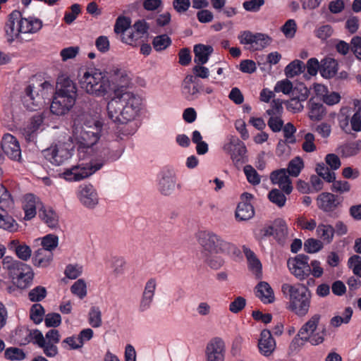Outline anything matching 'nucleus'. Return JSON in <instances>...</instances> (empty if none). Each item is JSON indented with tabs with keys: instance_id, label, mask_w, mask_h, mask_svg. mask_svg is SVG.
<instances>
[{
	"instance_id": "f257e3e1",
	"label": "nucleus",
	"mask_w": 361,
	"mask_h": 361,
	"mask_svg": "<svg viewBox=\"0 0 361 361\" xmlns=\"http://www.w3.org/2000/svg\"><path fill=\"white\" fill-rule=\"evenodd\" d=\"M141 104L142 99L137 94L117 89L107 103V116L114 123H127L138 116Z\"/></svg>"
},
{
	"instance_id": "f03ea898",
	"label": "nucleus",
	"mask_w": 361,
	"mask_h": 361,
	"mask_svg": "<svg viewBox=\"0 0 361 361\" xmlns=\"http://www.w3.org/2000/svg\"><path fill=\"white\" fill-rule=\"evenodd\" d=\"M77 98L75 84L68 78H58L56 92L50 106L51 111L56 115L67 114L74 106Z\"/></svg>"
},
{
	"instance_id": "7ed1b4c3",
	"label": "nucleus",
	"mask_w": 361,
	"mask_h": 361,
	"mask_svg": "<svg viewBox=\"0 0 361 361\" xmlns=\"http://www.w3.org/2000/svg\"><path fill=\"white\" fill-rule=\"evenodd\" d=\"M281 292L288 300L287 309L298 317H305L309 312L311 302V293L304 285H292L285 283L281 286Z\"/></svg>"
},
{
	"instance_id": "20e7f679",
	"label": "nucleus",
	"mask_w": 361,
	"mask_h": 361,
	"mask_svg": "<svg viewBox=\"0 0 361 361\" xmlns=\"http://www.w3.org/2000/svg\"><path fill=\"white\" fill-rule=\"evenodd\" d=\"M320 315L314 314L300 329L297 336L293 339L290 343V348L293 350L300 349L305 342L310 343L312 345H318L324 341L326 329L315 332L317 329Z\"/></svg>"
},
{
	"instance_id": "39448f33",
	"label": "nucleus",
	"mask_w": 361,
	"mask_h": 361,
	"mask_svg": "<svg viewBox=\"0 0 361 361\" xmlns=\"http://www.w3.org/2000/svg\"><path fill=\"white\" fill-rule=\"evenodd\" d=\"M197 240L202 248V253L236 255L239 252L237 247L223 239L220 235L209 231H201L197 234Z\"/></svg>"
},
{
	"instance_id": "423d86ee",
	"label": "nucleus",
	"mask_w": 361,
	"mask_h": 361,
	"mask_svg": "<svg viewBox=\"0 0 361 361\" xmlns=\"http://www.w3.org/2000/svg\"><path fill=\"white\" fill-rule=\"evenodd\" d=\"M79 82L81 88L87 93L96 97H104L111 89L108 77L96 69H91L84 73Z\"/></svg>"
},
{
	"instance_id": "0eeeda50",
	"label": "nucleus",
	"mask_w": 361,
	"mask_h": 361,
	"mask_svg": "<svg viewBox=\"0 0 361 361\" xmlns=\"http://www.w3.org/2000/svg\"><path fill=\"white\" fill-rule=\"evenodd\" d=\"M102 125L98 121H90L82 126L79 135L77 136L78 151L80 158L84 159L86 154L92 152V147L100 137Z\"/></svg>"
},
{
	"instance_id": "6e6552de",
	"label": "nucleus",
	"mask_w": 361,
	"mask_h": 361,
	"mask_svg": "<svg viewBox=\"0 0 361 361\" xmlns=\"http://www.w3.org/2000/svg\"><path fill=\"white\" fill-rule=\"evenodd\" d=\"M2 263L4 269L8 271L19 288H26L32 282L34 273L30 265L14 259L11 256L4 257Z\"/></svg>"
},
{
	"instance_id": "1a4fd4ad",
	"label": "nucleus",
	"mask_w": 361,
	"mask_h": 361,
	"mask_svg": "<svg viewBox=\"0 0 361 361\" xmlns=\"http://www.w3.org/2000/svg\"><path fill=\"white\" fill-rule=\"evenodd\" d=\"M50 84L44 82L38 87L33 85H27L23 92L22 101L24 106L30 111L37 110L44 103V90Z\"/></svg>"
},
{
	"instance_id": "9d476101",
	"label": "nucleus",
	"mask_w": 361,
	"mask_h": 361,
	"mask_svg": "<svg viewBox=\"0 0 361 361\" xmlns=\"http://www.w3.org/2000/svg\"><path fill=\"white\" fill-rule=\"evenodd\" d=\"M102 166L103 163L80 164L65 169L61 175L68 181H80L92 175Z\"/></svg>"
},
{
	"instance_id": "9b49d317",
	"label": "nucleus",
	"mask_w": 361,
	"mask_h": 361,
	"mask_svg": "<svg viewBox=\"0 0 361 361\" xmlns=\"http://www.w3.org/2000/svg\"><path fill=\"white\" fill-rule=\"evenodd\" d=\"M224 150L231 155L233 163L241 164L247 161V148L243 142L236 136L230 135L228 142L223 147Z\"/></svg>"
},
{
	"instance_id": "f8f14e48",
	"label": "nucleus",
	"mask_w": 361,
	"mask_h": 361,
	"mask_svg": "<svg viewBox=\"0 0 361 361\" xmlns=\"http://www.w3.org/2000/svg\"><path fill=\"white\" fill-rule=\"evenodd\" d=\"M25 333L26 337L21 344L25 345L30 343L32 340H34V343L42 349L43 353L47 357H54L59 354V349L56 346V343L45 342L44 336L39 330L35 329L30 331L27 329Z\"/></svg>"
},
{
	"instance_id": "ddd939ff",
	"label": "nucleus",
	"mask_w": 361,
	"mask_h": 361,
	"mask_svg": "<svg viewBox=\"0 0 361 361\" xmlns=\"http://www.w3.org/2000/svg\"><path fill=\"white\" fill-rule=\"evenodd\" d=\"M308 261V256L300 254L295 257L289 258L287 262V266L290 273L295 278L302 281L307 278L311 273Z\"/></svg>"
},
{
	"instance_id": "4468645a",
	"label": "nucleus",
	"mask_w": 361,
	"mask_h": 361,
	"mask_svg": "<svg viewBox=\"0 0 361 361\" xmlns=\"http://www.w3.org/2000/svg\"><path fill=\"white\" fill-rule=\"evenodd\" d=\"M69 147V144L59 142L47 149L44 151V156L52 164L60 166L72 156Z\"/></svg>"
},
{
	"instance_id": "2eb2a0df",
	"label": "nucleus",
	"mask_w": 361,
	"mask_h": 361,
	"mask_svg": "<svg viewBox=\"0 0 361 361\" xmlns=\"http://www.w3.org/2000/svg\"><path fill=\"white\" fill-rule=\"evenodd\" d=\"M238 39L242 44L250 45L255 50H261L268 46L271 42L269 36L262 33L253 34L250 31H244Z\"/></svg>"
},
{
	"instance_id": "dca6fc26",
	"label": "nucleus",
	"mask_w": 361,
	"mask_h": 361,
	"mask_svg": "<svg viewBox=\"0 0 361 361\" xmlns=\"http://www.w3.org/2000/svg\"><path fill=\"white\" fill-rule=\"evenodd\" d=\"M2 151L12 160L20 161L21 150L17 139L11 134H5L0 145V160L2 158Z\"/></svg>"
},
{
	"instance_id": "f3484780",
	"label": "nucleus",
	"mask_w": 361,
	"mask_h": 361,
	"mask_svg": "<svg viewBox=\"0 0 361 361\" xmlns=\"http://www.w3.org/2000/svg\"><path fill=\"white\" fill-rule=\"evenodd\" d=\"M316 201L319 209L329 213L334 212L341 205L343 198L331 192H323L317 196Z\"/></svg>"
},
{
	"instance_id": "a211bd4d",
	"label": "nucleus",
	"mask_w": 361,
	"mask_h": 361,
	"mask_svg": "<svg viewBox=\"0 0 361 361\" xmlns=\"http://www.w3.org/2000/svg\"><path fill=\"white\" fill-rule=\"evenodd\" d=\"M176 187L181 188L180 184L177 183L176 173L169 169L163 171L158 183L159 192L163 195L169 196L174 192Z\"/></svg>"
},
{
	"instance_id": "6ab92c4d",
	"label": "nucleus",
	"mask_w": 361,
	"mask_h": 361,
	"mask_svg": "<svg viewBox=\"0 0 361 361\" xmlns=\"http://www.w3.org/2000/svg\"><path fill=\"white\" fill-rule=\"evenodd\" d=\"M225 344L220 338H212L205 349L206 361H224Z\"/></svg>"
},
{
	"instance_id": "aec40b11",
	"label": "nucleus",
	"mask_w": 361,
	"mask_h": 361,
	"mask_svg": "<svg viewBox=\"0 0 361 361\" xmlns=\"http://www.w3.org/2000/svg\"><path fill=\"white\" fill-rule=\"evenodd\" d=\"M78 197L80 202L89 209L94 208L99 203L97 190L91 184L80 185Z\"/></svg>"
},
{
	"instance_id": "412c9836",
	"label": "nucleus",
	"mask_w": 361,
	"mask_h": 361,
	"mask_svg": "<svg viewBox=\"0 0 361 361\" xmlns=\"http://www.w3.org/2000/svg\"><path fill=\"white\" fill-rule=\"evenodd\" d=\"M20 18L21 13L17 10L13 11L8 15V20L4 27L8 42H13L19 36V34L21 33V30H20Z\"/></svg>"
},
{
	"instance_id": "4be33fe9",
	"label": "nucleus",
	"mask_w": 361,
	"mask_h": 361,
	"mask_svg": "<svg viewBox=\"0 0 361 361\" xmlns=\"http://www.w3.org/2000/svg\"><path fill=\"white\" fill-rule=\"evenodd\" d=\"M265 235H273L279 244L283 245L288 235V229L286 221L282 219L274 220L273 224L266 230Z\"/></svg>"
},
{
	"instance_id": "5701e85b",
	"label": "nucleus",
	"mask_w": 361,
	"mask_h": 361,
	"mask_svg": "<svg viewBox=\"0 0 361 361\" xmlns=\"http://www.w3.org/2000/svg\"><path fill=\"white\" fill-rule=\"evenodd\" d=\"M44 117L41 114L32 116L29 123L23 129V135L28 142H35L37 133L43 123Z\"/></svg>"
},
{
	"instance_id": "b1692460",
	"label": "nucleus",
	"mask_w": 361,
	"mask_h": 361,
	"mask_svg": "<svg viewBox=\"0 0 361 361\" xmlns=\"http://www.w3.org/2000/svg\"><path fill=\"white\" fill-rule=\"evenodd\" d=\"M200 87L195 82V76L188 75L183 81L181 92L183 97L188 101H192L197 97Z\"/></svg>"
},
{
	"instance_id": "393cba45",
	"label": "nucleus",
	"mask_w": 361,
	"mask_h": 361,
	"mask_svg": "<svg viewBox=\"0 0 361 361\" xmlns=\"http://www.w3.org/2000/svg\"><path fill=\"white\" fill-rule=\"evenodd\" d=\"M258 347L259 352L264 356H269L274 352L276 348V342L269 330L264 329L262 331Z\"/></svg>"
},
{
	"instance_id": "a878e982",
	"label": "nucleus",
	"mask_w": 361,
	"mask_h": 361,
	"mask_svg": "<svg viewBox=\"0 0 361 361\" xmlns=\"http://www.w3.org/2000/svg\"><path fill=\"white\" fill-rule=\"evenodd\" d=\"M41 205L42 202L39 201V199L37 197L33 194H27L24 197L23 206V210L25 212L24 219L30 220L34 218L37 214V209H41Z\"/></svg>"
},
{
	"instance_id": "bb28decb",
	"label": "nucleus",
	"mask_w": 361,
	"mask_h": 361,
	"mask_svg": "<svg viewBox=\"0 0 361 361\" xmlns=\"http://www.w3.org/2000/svg\"><path fill=\"white\" fill-rule=\"evenodd\" d=\"M8 248L23 262H27L32 255L30 247L25 243H20L17 239L11 240L8 244Z\"/></svg>"
},
{
	"instance_id": "cd10ccee",
	"label": "nucleus",
	"mask_w": 361,
	"mask_h": 361,
	"mask_svg": "<svg viewBox=\"0 0 361 361\" xmlns=\"http://www.w3.org/2000/svg\"><path fill=\"white\" fill-rule=\"evenodd\" d=\"M255 295L264 304L272 303L275 300L273 289L265 281H261L257 284Z\"/></svg>"
},
{
	"instance_id": "c85d7f7f",
	"label": "nucleus",
	"mask_w": 361,
	"mask_h": 361,
	"mask_svg": "<svg viewBox=\"0 0 361 361\" xmlns=\"http://www.w3.org/2000/svg\"><path fill=\"white\" fill-rule=\"evenodd\" d=\"M52 260L53 252L42 248H39L35 251L32 259L34 266L42 268L49 267Z\"/></svg>"
},
{
	"instance_id": "c756f323",
	"label": "nucleus",
	"mask_w": 361,
	"mask_h": 361,
	"mask_svg": "<svg viewBox=\"0 0 361 361\" xmlns=\"http://www.w3.org/2000/svg\"><path fill=\"white\" fill-rule=\"evenodd\" d=\"M243 251L248 262L249 269L255 274L257 278L261 277L262 264L257 257L255 252L246 246L243 247Z\"/></svg>"
},
{
	"instance_id": "7c9ffc66",
	"label": "nucleus",
	"mask_w": 361,
	"mask_h": 361,
	"mask_svg": "<svg viewBox=\"0 0 361 361\" xmlns=\"http://www.w3.org/2000/svg\"><path fill=\"white\" fill-rule=\"evenodd\" d=\"M338 71L337 61L331 57H326L322 60L320 73L325 78H331L334 77Z\"/></svg>"
},
{
	"instance_id": "2f4dec72",
	"label": "nucleus",
	"mask_w": 361,
	"mask_h": 361,
	"mask_svg": "<svg viewBox=\"0 0 361 361\" xmlns=\"http://www.w3.org/2000/svg\"><path fill=\"white\" fill-rule=\"evenodd\" d=\"M42 27V22L35 18H22L20 21V30L21 33H36Z\"/></svg>"
},
{
	"instance_id": "473e14b6",
	"label": "nucleus",
	"mask_w": 361,
	"mask_h": 361,
	"mask_svg": "<svg viewBox=\"0 0 361 361\" xmlns=\"http://www.w3.org/2000/svg\"><path fill=\"white\" fill-rule=\"evenodd\" d=\"M212 51L213 48L212 46L201 44L195 45L194 47L195 63L200 65L206 63Z\"/></svg>"
},
{
	"instance_id": "72a5a7b5",
	"label": "nucleus",
	"mask_w": 361,
	"mask_h": 361,
	"mask_svg": "<svg viewBox=\"0 0 361 361\" xmlns=\"http://www.w3.org/2000/svg\"><path fill=\"white\" fill-rule=\"evenodd\" d=\"M255 215L253 206L248 202H240L235 211V218L238 221H247Z\"/></svg>"
},
{
	"instance_id": "f704fd0d",
	"label": "nucleus",
	"mask_w": 361,
	"mask_h": 361,
	"mask_svg": "<svg viewBox=\"0 0 361 361\" xmlns=\"http://www.w3.org/2000/svg\"><path fill=\"white\" fill-rule=\"evenodd\" d=\"M309 117L312 121H320L326 115L325 106L321 103L315 102L313 99L309 101Z\"/></svg>"
},
{
	"instance_id": "c9c22d12",
	"label": "nucleus",
	"mask_w": 361,
	"mask_h": 361,
	"mask_svg": "<svg viewBox=\"0 0 361 361\" xmlns=\"http://www.w3.org/2000/svg\"><path fill=\"white\" fill-rule=\"evenodd\" d=\"M352 109L349 106H343L338 114V121L341 128L347 133H350V122Z\"/></svg>"
},
{
	"instance_id": "e433bc0d",
	"label": "nucleus",
	"mask_w": 361,
	"mask_h": 361,
	"mask_svg": "<svg viewBox=\"0 0 361 361\" xmlns=\"http://www.w3.org/2000/svg\"><path fill=\"white\" fill-rule=\"evenodd\" d=\"M39 216L50 228H56L59 224V216L51 209H39Z\"/></svg>"
},
{
	"instance_id": "4c0bfd02",
	"label": "nucleus",
	"mask_w": 361,
	"mask_h": 361,
	"mask_svg": "<svg viewBox=\"0 0 361 361\" xmlns=\"http://www.w3.org/2000/svg\"><path fill=\"white\" fill-rule=\"evenodd\" d=\"M334 233V228L329 224H320L316 229L317 237L326 243H330L333 240Z\"/></svg>"
},
{
	"instance_id": "58836bf2",
	"label": "nucleus",
	"mask_w": 361,
	"mask_h": 361,
	"mask_svg": "<svg viewBox=\"0 0 361 361\" xmlns=\"http://www.w3.org/2000/svg\"><path fill=\"white\" fill-rule=\"evenodd\" d=\"M123 148L120 147L115 149L114 147H105L101 152L100 157L102 159L101 163L104 164L106 161L117 160L123 154Z\"/></svg>"
},
{
	"instance_id": "ea45409f",
	"label": "nucleus",
	"mask_w": 361,
	"mask_h": 361,
	"mask_svg": "<svg viewBox=\"0 0 361 361\" xmlns=\"http://www.w3.org/2000/svg\"><path fill=\"white\" fill-rule=\"evenodd\" d=\"M305 69V66L304 63L300 60L295 59L285 68V74L287 78H293L304 72Z\"/></svg>"
},
{
	"instance_id": "a19ab883",
	"label": "nucleus",
	"mask_w": 361,
	"mask_h": 361,
	"mask_svg": "<svg viewBox=\"0 0 361 361\" xmlns=\"http://www.w3.org/2000/svg\"><path fill=\"white\" fill-rule=\"evenodd\" d=\"M204 262L211 269L217 270L224 264V259L216 253L203 254Z\"/></svg>"
},
{
	"instance_id": "79ce46f5",
	"label": "nucleus",
	"mask_w": 361,
	"mask_h": 361,
	"mask_svg": "<svg viewBox=\"0 0 361 361\" xmlns=\"http://www.w3.org/2000/svg\"><path fill=\"white\" fill-rule=\"evenodd\" d=\"M37 240H41L42 249H45L51 252L59 244V238L54 234H47L42 238H38Z\"/></svg>"
},
{
	"instance_id": "37998d69",
	"label": "nucleus",
	"mask_w": 361,
	"mask_h": 361,
	"mask_svg": "<svg viewBox=\"0 0 361 361\" xmlns=\"http://www.w3.org/2000/svg\"><path fill=\"white\" fill-rule=\"evenodd\" d=\"M130 19L125 16H119L114 25V32L120 34L121 37L123 36L126 32L130 28Z\"/></svg>"
},
{
	"instance_id": "c03bdc74",
	"label": "nucleus",
	"mask_w": 361,
	"mask_h": 361,
	"mask_svg": "<svg viewBox=\"0 0 361 361\" xmlns=\"http://www.w3.org/2000/svg\"><path fill=\"white\" fill-rule=\"evenodd\" d=\"M303 167V160L300 157H296L288 163L286 171L290 176L297 177L299 176Z\"/></svg>"
},
{
	"instance_id": "a18cd8bd",
	"label": "nucleus",
	"mask_w": 361,
	"mask_h": 361,
	"mask_svg": "<svg viewBox=\"0 0 361 361\" xmlns=\"http://www.w3.org/2000/svg\"><path fill=\"white\" fill-rule=\"evenodd\" d=\"M88 322L93 328H99L102 326V312L98 307L93 306L88 314Z\"/></svg>"
},
{
	"instance_id": "49530a36",
	"label": "nucleus",
	"mask_w": 361,
	"mask_h": 361,
	"mask_svg": "<svg viewBox=\"0 0 361 361\" xmlns=\"http://www.w3.org/2000/svg\"><path fill=\"white\" fill-rule=\"evenodd\" d=\"M316 171L318 176L328 183H331L336 179V174L334 171L330 170L324 163L317 165Z\"/></svg>"
},
{
	"instance_id": "de8ad7c7",
	"label": "nucleus",
	"mask_w": 361,
	"mask_h": 361,
	"mask_svg": "<svg viewBox=\"0 0 361 361\" xmlns=\"http://www.w3.org/2000/svg\"><path fill=\"white\" fill-rule=\"evenodd\" d=\"M171 44V39L167 35H160L156 36L153 41L152 44L154 49L157 51H161L166 49Z\"/></svg>"
},
{
	"instance_id": "09e8293b",
	"label": "nucleus",
	"mask_w": 361,
	"mask_h": 361,
	"mask_svg": "<svg viewBox=\"0 0 361 361\" xmlns=\"http://www.w3.org/2000/svg\"><path fill=\"white\" fill-rule=\"evenodd\" d=\"M353 315L351 307H346L343 313V316H335L331 319V324L333 326L338 327L342 324H348Z\"/></svg>"
},
{
	"instance_id": "8fccbe9b",
	"label": "nucleus",
	"mask_w": 361,
	"mask_h": 361,
	"mask_svg": "<svg viewBox=\"0 0 361 361\" xmlns=\"http://www.w3.org/2000/svg\"><path fill=\"white\" fill-rule=\"evenodd\" d=\"M142 38L136 31L130 28L128 32L121 36V41L127 44L135 47L140 43V40Z\"/></svg>"
},
{
	"instance_id": "3c124183",
	"label": "nucleus",
	"mask_w": 361,
	"mask_h": 361,
	"mask_svg": "<svg viewBox=\"0 0 361 361\" xmlns=\"http://www.w3.org/2000/svg\"><path fill=\"white\" fill-rule=\"evenodd\" d=\"M292 97L298 98L305 102L309 97L310 90L305 85L304 83L300 82L293 87Z\"/></svg>"
},
{
	"instance_id": "603ef678",
	"label": "nucleus",
	"mask_w": 361,
	"mask_h": 361,
	"mask_svg": "<svg viewBox=\"0 0 361 361\" xmlns=\"http://www.w3.org/2000/svg\"><path fill=\"white\" fill-rule=\"evenodd\" d=\"M44 312V309L41 304H34L30 311V319L35 324H38L43 320Z\"/></svg>"
},
{
	"instance_id": "864d4df0",
	"label": "nucleus",
	"mask_w": 361,
	"mask_h": 361,
	"mask_svg": "<svg viewBox=\"0 0 361 361\" xmlns=\"http://www.w3.org/2000/svg\"><path fill=\"white\" fill-rule=\"evenodd\" d=\"M244 173L246 176L247 181L253 185H259L261 182V177L257 171L251 166L246 165L243 169Z\"/></svg>"
},
{
	"instance_id": "5fc2aeb1",
	"label": "nucleus",
	"mask_w": 361,
	"mask_h": 361,
	"mask_svg": "<svg viewBox=\"0 0 361 361\" xmlns=\"http://www.w3.org/2000/svg\"><path fill=\"white\" fill-rule=\"evenodd\" d=\"M269 200L279 207H282L285 205L286 197L285 195L278 189L271 190L268 195Z\"/></svg>"
},
{
	"instance_id": "6e6d98bb",
	"label": "nucleus",
	"mask_w": 361,
	"mask_h": 361,
	"mask_svg": "<svg viewBox=\"0 0 361 361\" xmlns=\"http://www.w3.org/2000/svg\"><path fill=\"white\" fill-rule=\"evenodd\" d=\"M4 356L9 360H23L25 358V353L20 348L10 347L6 349Z\"/></svg>"
},
{
	"instance_id": "4d7b16f0",
	"label": "nucleus",
	"mask_w": 361,
	"mask_h": 361,
	"mask_svg": "<svg viewBox=\"0 0 361 361\" xmlns=\"http://www.w3.org/2000/svg\"><path fill=\"white\" fill-rule=\"evenodd\" d=\"M73 294L78 296L80 299L84 298L87 295V286L84 280H77L71 287Z\"/></svg>"
},
{
	"instance_id": "13d9d810",
	"label": "nucleus",
	"mask_w": 361,
	"mask_h": 361,
	"mask_svg": "<svg viewBox=\"0 0 361 361\" xmlns=\"http://www.w3.org/2000/svg\"><path fill=\"white\" fill-rule=\"evenodd\" d=\"M302 102L303 101L300 99L291 97L290 99L285 102V105L288 111L293 114H296L301 112L303 110L304 106Z\"/></svg>"
},
{
	"instance_id": "bf43d9fd",
	"label": "nucleus",
	"mask_w": 361,
	"mask_h": 361,
	"mask_svg": "<svg viewBox=\"0 0 361 361\" xmlns=\"http://www.w3.org/2000/svg\"><path fill=\"white\" fill-rule=\"evenodd\" d=\"M305 250L308 253H315L323 248L322 240L315 238H309L304 243Z\"/></svg>"
},
{
	"instance_id": "052dcab7",
	"label": "nucleus",
	"mask_w": 361,
	"mask_h": 361,
	"mask_svg": "<svg viewBox=\"0 0 361 361\" xmlns=\"http://www.w3.org/2000/svg\"><path fill=\"white\" fill-rule=\"evenodd\" d=\"M47 296V290L43 286H37L32 289L28 294V298L32 302H39Z\"/></svg>"
},
{
	"instance_id": "680f3d73",
	"label": "nucleus",
	"mask_w": 361,
	"mask_h": 361,
	"mask_svg": "<svg viewBox=\"0 0 361 361\" xmlns=\"http://www.w3.org/2000/svg\"><path fill=\"white\" fill-rule=\"evenodd\" d=\"M283 111L282 102L280 99H274L271 102V106L267 110L266 113L269 117L281 116Z\"/></svg>"
},
{
	"instance_id": "e2e57ef3",
	"label": "nucleus",
	"mask_w": 361,
	"mask_h": 361,
	"mask_svg": "<svg viewBox=\"0 0 361 361\" xmlns=\"http://www.w3.org/2000/svg\"><path fill=\"white\" fill-rule=\"evenodd\" d=\"M17 224L16 221L7 214L4 215L1 214L0 216V228L11 232L16 230Z\"/></svg>"
},
{
	"instance_id": "0e129e2a",
	"label": "nucleus",
	"mask_w": 361,
	"mask_h": 361,
	"mask_svg": "<svg viewBox=\"0 0 361 361\" xmlns=\"http://www.w3.org/2000/svg\"><path fill=\"white\" fill-rule=\"evenodd\" d=\"M245 298L242 296H238L229 304L228 310L233 314H238L245 308Z\"/></svg>"
},
{
	"instance_id": "69168bd1",
	"label": "nucleus",
	"mask_w": 361,
	"mask_h": 361,
	"mask_svg": "<svg viewBox=\"0 0 361 361\" xmlns=\"http://www.w3.org/2000/svg\"><path fill=\"white\" fill-rule=\"evenodd\" d=\"M293 87V83L288 79L278 81L274 87L276 92H282L284 94H289L292 92Z\"/></svg>"
},
{
	"instance_id": "338daca9",
	"label": "nucleus",
	"mask_w": 361,
	"mask_h": 361,
	"mask_svg": "<svg viewBox=\"0 0 361 361\" xmlns=\"http://www.w3.org/2000/svg\"><path fill=\"white\" fill-rule=\"evenodd\" d=\"M154 296L142 294L141 295L139 305L138 311L140 312H145L149 310L153 304Z\"/></svg>"
},
{
	"instance_id": "774afa93",
	"label": "nucleus",
	"mask_w": 361,
	"mask_h": 361,
	"mask_svg": "<svg viewBox=\"0 0 361 361\" xmlns=\"http://www.w3.org/2000/svg\"><path fill=\"white\" fill-rule=\"evenodd\" d=\"M348 266L353 269V273L361 277V257L353 255L348 259Z\"/></svg>"
}]
</instances>
